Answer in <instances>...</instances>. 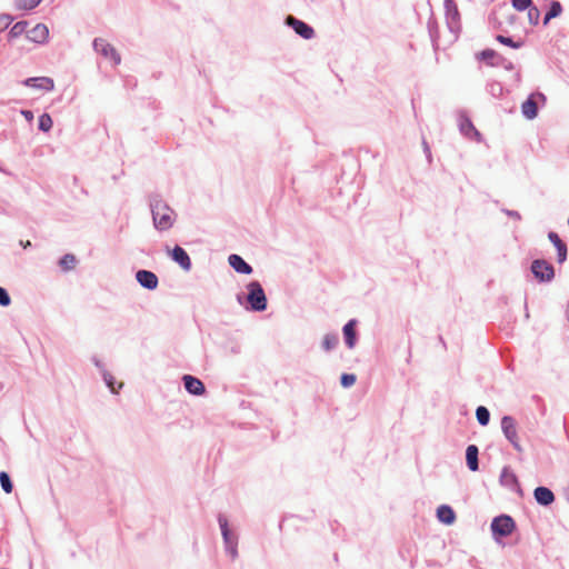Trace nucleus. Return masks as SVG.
Segmentation results:
<instances>
[{
    "label": "nucleus",
    "instance_id": "obj_1",
    "mask_svg": "<svg viewBox=\"0 0 569 569\" xmlns=\"http://www.w3.org/2000/svg\"><path fill=\"white\" fill-rule=\"evenodd\" d=\"M153 222L157 229L167 230L174 221V212L167 204L158 202L152 209Z\"/></svg>",
    "mask_w": 569,
    "mask_h": 569
},
{
    "label": "nucleus",
    "instance_id": "obj_2",
    "mask_svg": "<svg viewBox=\"0 0 569 569\" xmlns=\"http://www.w3.org/2000/svg\"><path fill=\"white\" fill-rule=\"evenodd\" d=\"M247 301L254 311H263L267 308V297L258 281H251L248 286Z\"/></svg>",
    "mask_w": 569,
    "mask_h": 569
},
{
    "label": "nucleus",
    "instance_id": "obj_3",
    "mask_svg": "<svg viewBox=\"0 0 569 569\" xmlns=\"http://www.w3.org/2000/svg\"><path fill=\"white\" fill-rule=\"evenodd\" d=\"M515 521L510 516H499L492 520L491 529L493 533L507 537L515 530Z\"/></svg>",
    "mask_w": 569,
    "mask_h": 569
},
{
    "label": "nucleus",
    "instance_id": "obj_4",
    "mask_svg": "<svg viewBox=\"0 0 569 569\" xmlns=\"http://www.w3.org/2000/svg\"><path fill=\"white\" fill-rule=\"evenodd\" d=\"M531 271L539 281H550L555 277L553 267L546 260H535L531 264Z\"/></svg>",
    "mask_w": 569,
    "mask_h": 569
},
{
    "label": "nucleus",
    "instance_id": "obj_5",
    "mask_svg": "<svg viewBox=\"0 0 569 569\" xmlns=\"http://www.w3.org/2000/svg\"><path fill=\"white\" fill-rule=\"evenodd\" d=\"M93 48L98 53L102 54L107 59H110L114 64L120 63V54L107 40L97 38L93 41Z\"/></svg>",
    "mask_w": 569,
    "mask_h": 569
},
{
    "label": "nucleus",
    "instance_id": "obj_6",
    "mask_svg": "<svg viewBox=\"0 0 569 569\" xmlns=\"http://www.w3.org/2000/svg\"><path fill=\"white\" fill-rule=\"evenodd\" d=\"M538 100H542L545 101L546 100V97L540 93V92H537V93H532L529 96V98L521 104V111H522V114L531 120L533 118L537 117L538 114Z\"/></svg>",
    "mask_w": 569,
    "mask_h": 569
},
{
    "label": "nucleus",
    "instance_id": "obj_7",
    "mask_svg": "<svg viewBox=\"0 0 569 569\" xmlns=\"http://www.w3.org/2000/svg\"><path fill=\"white\" fill-rule=\"evenodd\" d=\"M501 428L507 439L513 445V447L518 451H521V447L517 437V428L515 420L509 416L503 417L501 419Z\"/></svg>",
    "mask_w": 569,
    "mask_h": 569
},
{
    "label": "nucleus",
    "instance_id": "obj_8",
    "mask_svg": "<svg viewBox=\"0 0 569 569\" xmlns=\"http://www.w3.org/2000/svg\"><path fill=\"white\" fill-rule=\"evenodd\" d=\"M286 21L302 38L311 39L313 37V29L303 21L298 20L292 16H288Z\"/></svg>",
    "mask_w": 569,
    "mask_h": 569
},
{
    "label": "nucleus",
    "instance_id": "obj_9",
    "mask_svg": "<svg viewBox=\"0 0 569 569\" xmlns=\"http://www.w3.org/2000/svg\"><path fill=\"white\" fill-rule=\"evenodd\" d=\"M27 37L32 42L44 43L49 37V29L46 24L38 23L27 32Z\"/></svg>",
    "mask_w": 569,
    "mask_h": 569
},
{
    "label": "nucleus",
    "instance_id": "obj_10",
    "mask_svg": "<svg viewBox=\"0 0 569 569\" xmlns=\"http://www.w3.org/2000/svg\"><path fill=\"white\" fill-rule=\"evenodd\" d=\"M137 281L144 288L153 290L158 287V277L148 270H139L136 274Z\"/></svg>",
    "mask_w": 569,
    "mask_h": 569
},
{
    "label": "nucleus",
    "instance_id": "obj_11",
    "mask_svg": "<svg viewBox=\"0 0 569 569\" xmlns=\"http://www.w3.org/2000/svg\"><path fill=\"white\" fill-rule=\"evenodd\" d=\"M183 382H184L186 390L191 395L201 396L206 391L204 385L202 383V381L196 377L186 375V376H183Z\"/></svg>",
    "mask_w": 569,
    "mask_h": 569
},
{
    "label": "nucleus",
    "instance_id": "obj_12",
    "mask_svg": "<svg viewBox=\"0 0 569 569\" xmlns=\"http://www.w3.org/2000/svg\"><path fill=\"white\" fill-rule=\"evenodd\" d=\"M171 258L186 271L191 268V260L183 248L176 246L171 251Z\"/></svg>",
    "mask_w": 569,
    "mask_h": 569
},
{
    "label": "nucleus",
    "instance_id": "obj_13",
    "mask_svg": "<svg viewBox=\"0 0 569 569\" xmlns=\"http://www.w3.org/2000/svg\"><path fill=\"white\" fill-rule=\"evenodd\" d=\"M535 499L542 506H549L555 501L553 492L547 487H538L533 492Z\"/></svg>",
    "mask_w": 569,
    "mask_h": 569
},
{
    "label": "nucleus",
    "instance_id": "obj_14",
    "mask_svg": "<svg viewBox=\"0 0 569 569\" xmlns=\"http://www.w3.org/2000/svg\"><path fill=\"white\" fill-rule=\"evenodd\" d=\"M549 240L551 243L556 247L558 252V262L562 263L567 258V246L566 243L560 239L558 233L551 231L548 234Z\"/></svg>",
    "mask_w": 569,
    "mask_h": 569
},
{
    "label": "nucleus",
    "instance_id": "obj_15",
    "mask_svg": "<svg viewBox=\"0 0 569 569\" xmlns=\"http://www.w3.org/2000/svg\"><path fill=\"white\" fill-rule=\"evenodd\" d=\"M26 84L44 91H51L54 87L53 80L48 77L30 78L26 81Z\"/></svg>",
    "mask_w": 569,
    "mask_h": 569
},
{
    "label": "nucleus",
    "instance_id": "obj_16",
    "mask_svg": "<svg viewBox=\"0 0 569 569\" xmlns=\"http://www.w3.org/2000/svg\"><path fill=\"white\" fill-rule=\"evenodd\" d=\"M229 263L239 273L250 274L252 272V268L238 254H231Z\"/></svg>",
    "mask_w": 569,
    "mask_h": 569
},
{
    "label": "nucleus",
    "instance_id": "obj_17",
    "mask_svg": "<svg viewBox=\"0 0 569 569\" xmlns=\"http://www.w3.org/2000/svg\"><path fill=\"white\" fill-rule=\"evenodd\" d=\"M467 465L471 471H477L478 466V448L475 445H470L466 450Z\"/></svg>",
    "mask_w": 569,
    "mask_h": 569
},
{
    "label": "nucleus",
    "instance_id": "obj_18",
    "mask_svg": "<svg viewBox=\"0 0 569 569\" xmlns=\"http://www.w3.org/2000/svg\"><path fill=\"white\" fill-rule=\"evenodd\" d=\"M437 517L438 519L446 523V525H451L455 522V519H456V515L453 512V510L449 507V506H440L438 509H437Z\"/></svg>",
    "mask_w": 569,
    "mask_h": 569
},
{
    "label": "nucleus",
    "instance_id": "obj_19",
    "mask_svg": "<svg viewBox=\"0 0 569 569\" xmlns=\"http://www.w3.org/2000/svg\"><path fill=\"white\" fill-rule=\"evenodd\" d=\"M460 130L466 137L472 138L477 141L480 140V133L478 132V130L475 128V126L471 123V121L469 119L465 118L461 120Z\"/></svg>",
    "mask_w": 569,
    "mask_h": 569
},
{
    "label": "nucleus",
    "instance_id": "obj_20",
    "mask_svg": "<svg viewBox=\"0 0 569 569\" xmlns=\"http://www.w3.org/2000/svg\"><path fill=\"white\" fill-rule=\"evenodd\" d=\"M356 320H350L343 327V336L346 339V343L349 348H353L356 345Z\"/></svg>",
    "mask_w": 569,
    "mask_h": 569
},
{
    "label": "nucleus",
    "instance_id": "obj_21",
    "mask_svg": "<svg viewBox=\"0 0 569 569\" xmlns=\"http://www.w3.org/2000/svg\"><path fill=\"white\" fill-rule=\"evenodd\" d=\"M561 11H562V7H561L560 2L553 1L550 6L549 11L545 16L543 24H547L551 19L560 16Z\"/></svg>",
    "mask_w": 569,
    "mask_h": 569
},
{
    "label": "nucleus",
    "instance_id": "obj_22",
    "mask_svg": "<svg viewBox=\"0 0 569 569\" xmlns=\"http://www.w3.org/2000/svg\"><path fill=\"white\" fill-rule=\"evenodd\" d=\"M77 259L73 254L67 253L64 254L60 261L59 264L64 271L72 270L76 267Z\"/></svg>",
    "mask_w": 569,
    "mask_h": 569
},
{
    "label": "nucleus",
    "instance_id": "obj_23",
    "mask_svg": "<svg viewBox=\"0 0 569 569\" xmlns=\"http://www.w3.org/2000/svg\"><path fill=\"white\" fill-rule=\"evenodd\" d=\"M476 417L481 426H486L489 422L490 413L486 407L480 406L476 410Z\"/></svg>",
    "mask_w": 569,
    "mask_h": 569
},
{
    "label": "nucleus",
    "instance_id": "obj_24",
    "mask_svg": "<svg viewBox=\"0 0 569 569\" xmlns=\"http://www.w3.org/2000/svg\"><path fill=\"white\" fill-rule=\"evenodd\" d=\"M53 121L48 113H43L39 117V129L48 132L52 128Z\"/></svg>",
    "mask_w": 569,
    "mask_h": 569
},
{
    "label": "nucleus",
    "instance_id": "obj_25",
    "mask_svg": "<svg viewBox=\"0 0 569 569\" xmlns=\"http://www.w3.org/2000/svg\"><path fill=\"white\" fill-rule=\"evenodd\" d=\"M0 483L6 493L12 492L13 486H12L9 475L6 471L0 472Z\"/></svg>",
    "mask_w": 569,
    "mask_h": 569
},
{
    "label": "nucleus",
    "instance_id": "obj_26",
    "mask_svg": "<svg viewBox=\"0 0 569 569\" xmlns=\"http://www.w3.org/2000/svg\"><path fill=\"white\" fill-rule=\"evenodd\" d=\"M501 482L506 486H512V485H517V477L515 476L513 472H511L510 470L508 469H503L502 473H501Z\"/></svg>",
    "mask_w": 569,
    "mask_h": 569
},
{
    "label": "nucleus",
    "instance_id": "obj_27",
    "mask_svg": "<svg viewBox=\"0 0 569 569\" xmlns=\"http://www.w3.org/2000/svg\"><path fill=\"white\" fill-rule=\"evenodd\" d=\"M338 343V338L335 335H326L322 340V347L326 351L333 349Z\"/></svg>",
    "mask_w": 569,
    "mask_h": 569
},
{
    "label": "nucleus",
    "instance_id": "obj_28",
    "mask_svg": "<svg viewBox=\"0 0 569 569\" xmlns=\"http://www.w3.org/2000/svg\"><path fill=\"white\" fill-rule=\"evenodd\" d=\"M496 40L505 46H508L513 49H519L522 46V42H515L511 38L498 34Z\"/></svg>",
    "mask_w": 569,
    "mask_h": 569
},
{
    "label": "nucleus",
    "instance_id": "obj_29",
    "mask_svg": "<svg viewBox=\"0 0 569 569\" xmlns=\"http://www.w3.org/2000/svg\"><path fill=\"white\" fill-rule=\"evenodd\" d=\"M18 2L19 7L23 10H31L36 8L41 0H16Z\"/></svg>",
    "mask_w": 569,
    "mask_h": 569
},
{
    "label": "nucleus",
    "instance_id": "obj_30",
    "mask_svg": "<svg viewBox=\"0 0 569 569\" xmlns=\"http://www.w3.org/2000/svg\"><path fill=\"white\" fill-rule=\"evenodd\" d=\"M539 18H540L539 9L536 7H530L528 9V19H529L530 23L537 24L539 21Z\"/></svg>",
    "mask_w": 569,
    "mask_h": 569
},
{
    "label": "nucleus",
    "instance_id": "obj_31",
    "mask_svg": "<svg viewBox=\"0 0 569 569\" xmlns=\"http://www.w3.org/2000/svg\"><path fill=\"white\" fill-rule=\"evenodd\" d=\"M341 386L345 388H349L355 385L356 382V376L352 373H343L341 376Z\"/></svg>",
    "mask_w": 569,
    "mask_h": 569
},
{
    "label": "nucleus",
    "instance_id": "obj_32",
    "mask_svg": "<svg viewBox=\"0 0 569 569\" xmlns=\"http://www.w3.org/2000/svg\"><path fill=\"white\" fill-rule=\"evenodd\" d=\"M532 1L531 0H512V6L518 11H523L526 9H529L531 7Z\"/></svg>",
    "mask_w": 569,
    "mask_h": 569
},
{
    "label": "nucleus",
    "instance_id": "obj_33",
    "mask_svg": "<svg viewBox=\"0 0 569 569\" xmlns=\"http://www.w3.org/2000/svg\"><path fill=\"white\" fill-rule=\"evenodd\" d=\"M27 22L21 21L17 22L10 30V33L14 37L23 33L26 31Z\"/></svg>",
    "mask_w": 569,
    "mask_h": 569
},
{
    "label": "nucleus",
    "instance_id": "obj_34",
    "mask_svg": "<svg viewBox=\"0 0 569 569\" xmlns=\"http://www.w3.org/2000/svg\"><path fill=\"white\" fill-rule=\"evenodd\" d=\"M219 523H220V528H221V531H222V535H223V538L226 540V542H229V529H228V521L226 518L223 517H220L219 518Z\"/></svg>",
    "mask_w": 569,
    "mask_h": 569
},
{
    "label": "nucleus",
    "instance_id": "obj_35",
    "mask_svg": "<svg viewBox=\"0 0 569 569\" xmlns=\"http://www.w3.org/2000/svg\"><path fill=\"white\" fill-rule=\"evenodd\" d=\"M10 302H11V299H10L7 290L4 288L0 287V305L2 307H7L10 305Z\"/></svg>",
    "mask_w": 569,
    "mask_h": 569
},
{
    "label": "nucleus",
    "instance_id": "obj_36",
    "mask_svg": "<svg viewBox=\"0 0 569 569\" xmlns=\"http://www.w3.org/2000/svg\"><path fill=\"white\" fill-rule=\"evenodd\" d=\"M496 56V52L492 49H486L479 53V59L489 60Z\"/></svg>",
    "mask_w": 569,
    "mask_h": 569
},
{
    "label": "nucleus",
    "instance_id": "obj_37",
    "mask_svg": "<svg viewBox=\"0 0 569 569\" xmlns=\"http://www.w3.org/2000/svg\"><path fill=\"white\" fill-rule=\"evenodd\" d=\"M12 19L9 16H1L0 17V24L3 28H7L11 23Z\"/></svg>",
    "mask_w": 569,
    "mask_h": 569
},
{
    "label": "nucleus",
    "instance_id": "obj_38",
    "mask_svg": "<svg viewBox=\"0 0 569 569\" xmlns=\"http://www.w3.org/2000/svg\"><path fill=\"white\" fill-rule=\"evenodd\" d=\"M21 114L28 120V121H32L33 120V113L30 111V110H22L21 111Z\"/></svg>",
    "mask_w": 569,
    "mask_h": 569
},
{
    "label": "nucleus",
    "instance_id": "obj_39",
    "mask_svg": "<svg viewBox=\"0 0 569 569\" xmlns=\"http://www.w3.org/2000/svg\"><path fill=\"white\" fill-rule=\"evenodd\" d=\"M108 386L111 388L112 392H118V390L113 387L111 381H108Z\"/></svg>",
    "mask_w": 569,
    "mask_h": 569
}]
</instances>
